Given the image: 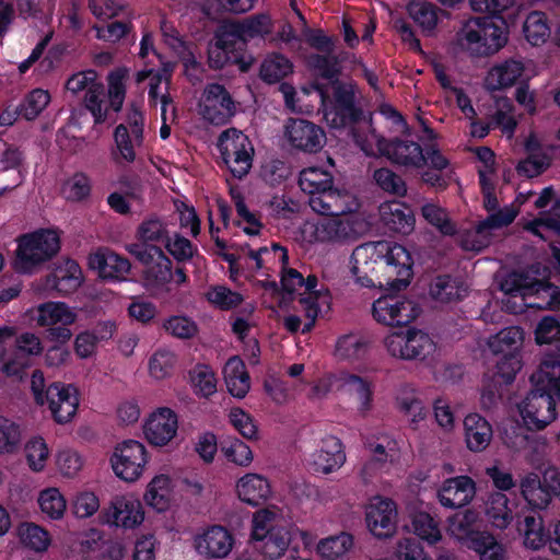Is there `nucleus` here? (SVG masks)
Here are the masks:
<instances>
[{"instance_id": "f257e3e1", "label": "nucleus", "mask_w": 560, "mask_h": 560, "mask_svg": "<svg viewBox=\"0 0 560 560\" xmlns=\"http://www.w3.org/2000/svg\"><path fill=\"white\" fill-rule=\"evenodd\" d=\"M350 270L355 282L365 288L405 289L412 277L409 252L392 241L369 242L354 248Z\"/></svg>"}, {"instance_id": "f03ea898", "label": "nucleus", "mask_w": 560, "mask_h": 560, "mask_svg": "<svg viewBox=\"0 0 560 560\" xmlns=\"http://www.w3.org/2000/svg\"><path fill=\"white\" fill-rule=\"evenodd\" d=\"M126 249L142 265L141 285L152 298H173L188 282L185 269L174 267L161 247L129 244Z\"/></svg>"}, {"instance_id": "7ed1b4c3", "label": "nucleus", "mask_w": 560, "mask_h": 560, "mask_svg": "<svg viewBox=\"0 0 560 560\" xmlns=\"http://www.w3.org/2000/svg\"><path fill=\"white\" fill-rule=\"evenodd\" d=\"M299 184L308 196L311 209L320 215L346 214L359 209L357 197L334 185L331 171L322 166H310L300 173Z\"/></svg>"}, {"instance_id": "20e7f679", "label": "nucleus", "mask_w": 560, "mask_h": 560, "mask_svg": "<svg viewBox=\"0 0 560 560\" xmlns=\"http://www.w3.org/2000/svg\"><path fill=\"white\" fill-rule=\"evenodd\" d=\"M61 233L57 229H38L16 240L13 268L19 273L33 275L58 255Z\"/></svg>"}, {"instance_id": "39448f33", "label": "nucleus", "mask_w": 560, "mask_h": 560, "mask_svg": "<svg viewBox=\"0 0 560 560\" xmlns=\"http://www.w3.org/2000/svg\"><path fill=\"white\" fill-rule=\"evenodd\" d=\"M508 30L489 18H472L458 30L454 40L456 50L474 57L498 52L508 43Z\"/></svg>"}, {"instance_id": "423d86ee", "label": "nucleus", "mask_w": 560, "mask_h": 560, "mask_svg": "<svg viewBox=\"0 0 560 560\" xmlns=\"http://www.w3.org/2000/svg\"><path fill=\"white\" fill-rule=\"evenodd\" d=\"M30 389L37 406H47L57 423L70 422L79 407V390L72 384L55 382L46 385L44 374L34 371L30 381Z\"/></svg>"}, {"instance_id": "0eeeda50", "label": "nucleus", "mask_w": 560, "mask_h": 560, "mask_svg": "<svg viewBox=\"0 0 560 560\" xmlns=\"http://www.w3.org/2000/svg\"><path fill=\"white\" fill-rule=\"evenodd\" d=\"M281 285L288 293H293L299 289H303L300 293L299 303L305 314V323L302 332L306 334L312 330L317 317L330 310L331 296L329 291L324 288H317V278L308 276L304 280L303 276L293 268H285L281 265Z\"/></svg>"}, {"instance_id": "6e6552de", "label": "nucleus", "mask_w": 560, "mask_h": 560, "mask_svg": "<svg viewBox=\"0 0 560 560\" xmlns=\"http://www.w3.org/2000/svg\"><path fill=\"white\" fill-rule=\"evenodd\" d=\"M355 211L332 215L305 226L311 242L343 244L355 240L365 229L363 219Z\"/></svg>"}, {"instance_id": "1a4fd4ad", "label": "nucleus", "mask_w": 560, "mask_h": 560, "mask_svg": "<svg viewBox=\"0 0 560 560\" xmlns=\"http://www.w3.org/2000/svg\"><path fill=\"white\" fill-rule=\"evenodd\" d=\"M144 119L139 106L128 107L125 122L114 130L113 159L118 164H130L137 159V150L143 142Z\"/></svg>"}, {"instance_id": "9d476101", "label": "nucleus", "mask_w": 560, "mask_h": 560, "mask_svg": "<svg viewBox=\"0 0 560 560\" xmlns=\"http://www.w3.org/2000/svg\"><path fill=\"white\" fill-rule=\"evenodd\" d=\"M387 353L402 360H425L436 352V345L424 331L407 329L392 332L384 338Z\"/></svg>"}, {"instance_id": "9b49d317", "label": "nucleus", "mask_w": 560, "mask_h": 560, "mask_svg": "<svg viewBox=\"0 0 560 560\" xmlns=\"http://www.w3.org/2000/svg\"><path fill=\"white\" fill-rule=\"evenodd\" d=\"M314 96L320 102L324 118L331 127H340L352 117L354 102L352 84L332 81L325 91L315 89Z\"/></svg>"}, {"instance_id": "f8f14e48", "label": "nucleus", "mask_w": 560, "mask_h": 560, "mask_svg": "<svg viewBox=\"0 0 560 560\" xmlns=\"http://www.w3.org/2000/svg\"><path fill=\"white\" fill-rule=\"evenodd\" d=\"M535 271L526 272H511L503 279V288L506 291H513L517 283H523L524 294H528L530 302L528 305L532 308L538 310H555L560 306V290L546 282L544 279H537L532 276ZM542 278L546 275H541Z\"/></svg>"}, {"instance_id": "ddd939ff", "label": "nucleus", "mask_w": 560, "mask_h": 560, "mask_svg": "<svg viewBox=\"0 0 560 560\" xmlns=\"http://www.w3.org/2000/svg\"><path fill=\"white\" fill-rule=\"evenodd\" d=\"M218 147L234 177L242 178L248 174L253 165L254 147L245 133L235 128L228 129L221 133Z\"/></svg>"}, {"instance_id": "4468645a", "label": "nucleus", "mask_w": 560, "mask_h": 560, "mask_svg": "<svg viewBox=\"0 0 560 560\" xmlns=\"http://www.w3.org/2000/svg\"><path fill=\"white\" fill-rule=\"evenodd\" d=\"M148 462L147 447L136 440L119 443L110 456V466L115 476L126 482L139 480L144 474Z\"/></svg>"}, {"instance_id": "2eb2a0df", "label": "nucleus", "mask_w": 560, "mask_h": 560, "mask_svg": "<svg viewBox=\"0 0 560 560\" xmlns=\"http://www.w3.org/2000/svg\"><path fill=\"white\" fill-rule=\"evenodd\" d=\"M368 530L377 539H388L398 529V508L396 502L387 497H372L364 509Z\"/></svg>"}, {"instance_id": "dca6fc26", "label": "nucleus", "mask_w": 560, "mask_h": 560, "mask_svg": "<svg viewBox=\"0 0 560 560\" xmlns=\"http://www.w3.org/2000/svg\"><path fill=\"white\" fill-rule=\"evenodd\" d=\"M34 319L40 327L49 328V338L67 343L72 337L68 326L78 319V313L65 302H46L35 310Z\"/></svg>"}, {"instance_id": "f3484780", "label": "nucleus", "mask_w": 560, "mask_h": 560, "mask_svg": "<svg viewBox=\"0 0 560 560\" xmlns=\"http://www.w3.org/2000/svg\"><path fill=\"white\" fill-rule=\"evenodd\" d=\"M144 518L141 501L130 493L114 497L101 513L103 524L127 530L139 527Z\"/></svg>"}, {"instance_id": "a211bd4d", "label": "nucleus", "mask_w": 560, "mask_h": 560, "mask_svg": "<svg viewBox=\"0 0 560 560\" xmlns=\"http://www.w3.org/2000/svg\"><path fill=\"white\" fill-rule=\"evenodd\" d=\"M540 389L530 392L520 404V413L528 428L542 429L550 424L557 418L556 401L552 398L553 392L546 389L538 384L532 376Z\"/></svg>"}, {"instance_id": "6ab92c4d", "label": "nucleus", "mask_w": 560, "mask_h": 560, "mask_svg": "<svg viewBox=\"0 0 560 560\" xmlns=\"http://www.w3.org/2000/svg\"><path fill=\"white\" fill-rule=\"evenodd\" d=\"M83 280V271L79 264L65 258L58 262L52 273L35 282L33 289L40 295L52 290L61 295H69L81 287Z\"/></svg>"}, {"instance_id": "aec40b11", "label": "nucleus", "mask_w": 560, "mask_h": 560, "mask_svg": "<svg viewBox=\"0 0 560 560\" xmlns=\"http://www.w3.org/2000/svg\"><path fill=\"white\" fill-rule=\"evenodd\" d=\"M517 215V209L513 206L490 214L481 221L474 230H469L460 235V245L465 250L480 252L487 247L492 238V232L509 225Z\"/></svg>"}, {"instance_id": "412c9836", "label": "nucleus", "mask_w": 560, "mask_h": 560, "mask_svg": "<svg viewBox=\"0 0 560 560\" xmlns=\"http://www.w3.org/2000/svg\"><path fill=\"white\" fill-rule=\"evenodd\" d=\"M142 432L151 446H168L177 436L178 417L171 408L160 407L145 418Z\"/></svg>"}, {"instance_id": "4be33fe9", "label": "nucleus", "mask_w": 560, "mask_h": 560, "mask_svg": "<svg viewBox=\"0 0 560 560\" xmlns=\"http://www.w3.org/2000/svg\"><path fill=\"white\" fill-rule=\"evenodd\" d=\"M372 314L377 323L394 326L406 325L418 315L415 304L404 295L386 294L374 301Z\"/></svg>"}, {"instance_id": "5701e85b", "label": "nucleus", "mask_w": 560, "mask_h": 560, "mask_svg": "<svg viewBox=\"0 0 560 560\" xmlns=\"http://www.w3.org/2000/svg\"><path fill=\"white\" fill-rule=\"evenodd\" d=\"M520 490L530 508L545 509L560 492V480L553 470L547 471L542 481L536 474H527L520 480Z\"/></svg>"}, {"instance_id": "b1692460", "label": "nucleus", "mask_w": 560, "mask_h": 560, "mask_svg": "<svg viewBox=\"0 0 560 560\" xmlns=\"http://www.w3.org/2000/svg\"><path fill=\"white\" fill-rule=\"evenodd\" d=\"M192 546L207 560L224 559L233 549L234 537L225 527L213 525L197 533Z\"/></svg>"}, {"instance_id": "393cba45", "label": "nucleus", "mask_w": 560, "mask_h": 560, "mask_svg": "<svg viewBox=\"0 0 560 560\" xmlns=\"http://www.w3.org/2000/svg\"><path fill=\"white\" fill-rule=\"evenodd\" d=\"M346 460L347 456L340 439L335 435H325L317 448L308 455L307 464L316 474L330 475L338 471Z\"/></svg>"}, {"instance_id": "a878e982", "label": "nucleus", "mask_w": 560, "mask_h": 560, "mask_svg": "<svg viewBox=\"0 0 560 560\" xmlns=\"http://www.w3.org/2000/svg\"><path fill=\"white\" fill-rule=\"evenodd\" d=\"M476 493L475 480L467 475H460L443 480L436 490V499L443 508L455 510L469 505Z\"/></svg>"}, {"instance_id": "bb28decb", "label": "nucleus", "mask_w": 560, "mask_h": 560, "mask_svg": "<svg viewBox=\"0 0 560 560\" xmlns=\"http://www.w3.org/2000/svg\"><path fill=\"white\" fill-rule=\"evenodd\" d=\"M285 137L292 147L308 153L320 151L326 142L324 130L305 119H289L285 125Z\"/></svg>"}, {"instance_id": "cd10ccee", "label": "nucleus", "mask_w": 560, "mask_h": 560, "mask_svg": "<svg viewBox=\"0 0 560 560\" xmlns=\"http://www.w3.org/2000/svg\"><path fill=\"white\" fill-rule=\"evenodd\" d=\"M200 114L211 124H225L234 115V103L229 92L219 84L208 85L200 104Z\"/></svg>"}, {"instance_id": "c85d7f7f", "label": "nucleus", "mask_w": 560, "mask_h": 560, "mask_svg": "<svg viewBox=\"0 0 560 560\" xmlns=\"http://www.w3.org/2000/svg\"><path fill=\"white\" fill-rule=\"evenodd\" d=\"M88 265L100 278L108 281H125L131 271V262L109 248H98L90 254Z\"/></svg>"}, {"instance_id": "c756f323", "label": "nucleus", "mask_w": 560, "mask_h": 560, "mask_svg": "<svg viewBox=\"0 0 560 560\" xmlns=\"http://www.w3.org/2000/svg\"><path fill=\"white\" fill-rule=\"evenodd\" d=\"M338 386L349 396L352 408L360 417H366L373 409V384L368 378L341 372Z\"/></svg>"}, {"instance_id": "7c9ffc66", "label": "nucleus", "mask_w": 560, "mask_h": 560, "mask_svg": "<svg viewBox=\"0 0 560 560\" xmlns=\"http://www.w3.org/2000/svg\"><path fill=\"white\" fill-rule=\"evenodd\" d=\"M529 79L526 63L521 59L511 58L494 65L488 71L485 84L488 90L499 91L527 82Z\"/></svg>"}, {"instance_id": "2f4dec72", "label": "nucleus", "mask_w": 560, "mask_h": 560, "mask_svg": "<svg viewBox=\"0 0 560 560\" xmlns=\"http://www.w3.org/2000/svg\"><path fill=\"white\" fill-rule=\"evenodd\" d=\"M517 505L503 492H489L483 501L482 511L492 528L505 530L517 516Z\"/></svg>"}, {"instance_id": "473e14b6", "label": "nucleus", "mask_w": 560, "mask_h": 560, "mask_svg": "<svg viewBox=\"0 0 560 560\" xmlns=\"http://www.w3.org/2000/svg\"><path fill=\"white\" fill-rule=\"evenodd\" d=\"M234 492L237 499L253 508L259 506L272 497L268 478L260 474L247 472L235 481Z\"/></svg>"}, {"instance_id": "72a5a7b5", "label": "nucleus", "mask_w": 560, "mask_h": 560, "mask_svg": "<svg viewBox=\"0 0 560 560\" xmlns=\"http://www.w3.org/2000/svg\"><path fill=\"white\" fill-rule=\"evenodd\" d=\"M20 151L0 139V196L23 182Z\"/></svg>"}, {"instance_id": "f704fd0d", "label": "nucleus", "mask_w": 560, "mask_h": 560, "mask_svg": "<svg viewBox=\"0 0 560 560\" xmlns=\"http://www.w3.org/2000/svg\"><path fill=\"white\" fill-rule=\"evenodd\" d=\"M174 481L166 474L154 476L145 487L144 503L158 513L168 511L174 502Z\"/></svg>"}, {"instance_id": "c9c22d12", "label": "nucleus", "mask_w": 560, "mask_h": 560, "mask_svg": "<svg viewBox=\"0 0 560 560\" xmlns=\"http://www.w3.org/2000/svg\"><path fill=\"white\" fill-rule=\"evenodd\" d=\"M478 520L479 515L472 509L455 513L446 518V533L451 538L469 548L483 532L476 529Z\"/></svg>"}, {"instance_id": "e433bc0d", "label": "nucleus", "mask_w": 560, "mask_h": 560, "mask_svg": "<svg viewBox=\"0 0 560 560\" xmlns=\"http://www.w3.org/2000/svg\"><path fill=\"white\" fill-rule=\"evenodd\" d=\"M242 46V40L235 34L228 32L218 34L215 42L210 44L208 49L210 67L220 69L230 62H237Z\"/></svg>"}, {"instance_id": "4c0bfd02", "label": "nucleus", "mask_w": 560, "mask_h": 560, "mask_svg": "<svg viewBox=\"0 0 560 560\" xmlns=\"http://www.w3.org/2000/svg\"><path fill=\"white\" fill-rule=\"evenodd\" d=\"M465 442L469 451H485L492 440L491 424L478 413H469L464 420Z\"/></svg>"}, {"instance_id": "58836bf2", "label": "nucleus", "mask_w": 560, "mask_h": 560, "mask_svg": "<svg viewBox=\"0 0 560 560\" xmlns=\"http://www.w3.org/2000/svg\"><path fill=\"white\" fill-rule=\"evenodd\" d=\"M382 222L392 231L408 234L413 230L415 218L411 209L402 202L389 201L380 207Z\"/></svg>"}, {"instance_id": "ea45409f", "label": "nucleus", "mask_w": 560, "mask_h": 560, "mask_svg": "<svg viewBox=\"0 0 560 560\" xmlns=\"http://www.w3.org/2000/svg\"><path fill=\"white\" fill-rule=\"evenodd\" d=\"M223 378L229 393L233 397L244 398L250 389V377L240 357H231L225 362Z\"/></svg>"}, {"instance_id": "a19ab883", "label": "nucleus", "mask_w": 560, "mask_h": 560, "mask_svg": "<svg viewBox=\"0 0 560 560\" xmlns=\"http://www.w3.org/2000/svg\"><path fill=\"white\" fill-rule=\"evenodd\" d=\"M398 410L408 419L412 429H418L427 418V408L419 393L410 387L404 386L396 397Z\"/></svg>"}, {"instance_id": "79ce46f5", "label": "nucleus", "mask_w": 560, "mask_h": 560, "mask_svg": "<svg viewBox=\"0 0 560 560\" xmlns=\"http://www.w3.org/2000/svg\"><path fill=\"white\" fill-rule=\"evenodd\" d=\"M353 548V535L348 532H339L322 538L316 545V552L324 560H345Z\"/></svg>"}, {"instance_id": "37998d69", "label": "nucleus", "mask_w": 560, "mask_h": 560, "mask_svg": "<svg viewBox=\"0 0 560 560\" xmlns=\"http://www.w3.org/2000/svg\"><path fill=\"white\" fill-rule=\"evenodd\" d=\"M385 156L392 162L407 167L419 168L425 162L422 148L412 141L397 140L388 143Z\"/></svg>"}, {"instance_id": "c03bdc74", "label": "nucleus", "mask_w": 560, "mask_h": 560, "mask_svg": "<svg viewBox=\"0 0 560 560\" xmlns=\"http://www.w3.org/2000/svg\"><path fill=\"white\" fill-rule=\"evenodd\" d=\"M524 339V330L521 327L511 326L490 336L487 346L493 354H522Z\"/></svg>"}, {"instance_id": "a18cd8bd", "label": "nucleus", "mask_w": 560, "mask_h": 560, "mask_svg": "<svg viewBox=\"0 0 560 560\" xmlns=\"http://www.w3.org/2000/svg\"><path fill=\"white\" fill-rule=\"evenodd\" d=\"M16 535L24 548L36 553L46 552L51 545L49 532L33 522L21 523L16 528Z\"/></svg>"}, {"instance_id": "49530a36", "label": "nucleus", "mask_w": 560, "mask_h": 560, "mask_svg": "<svg viewBox=\"0 0 560 560\" xmlns=\"http://www.w3.org/2000/svg\"><path fill=\"white\" fill-rule=\"evenodd\" d=\"M281 520L282 510L277 505H268L257 510L252 517V539L256 541L264 540L271 532L278 528H284L283 526H279Z\"/></svg>"}, {"instance_id": "de8ad7c7", "label": "nucleus", "mask_w": 560, "mask_h": 560, "mask_svg": "<svg viewBox=\"0 0 560 560\" xmlns=\"http://www.w3.org/2000/svg\"><path fill=\"white\" fill-rule=\"evenodd\" d=\"M370 345V338L361 332L345 334L336 341L335 355L340 360L357 361L368 353Z\"/></svg>"}, {"instance_id": "09e8293b", "label": "nucleus", "mask_w": 560, "mask_h": 560, "mask_svg": "<svg viewBox=\"0 0 560 560\" xmlns=\"http://www.w3.org/2000/svg\"><path fill=\"white\" fill-rule=\"evenodd\" d=\"M410 528L428 545H436L443 538L440 522L427 511H416L410 514Z\"/></svg>"}, {"instance_id": "8fccbe9b", "label": "nucleus", "mask_w": 560, "mask_h": 560, "mask_svg": "<svg viewBox=\"0 0 560 560\" xmlns=\"http://www.w3.org/2000/svg\"><path fill=\"white\" fill-rule=\"evenodd\" d=\"M37 505L40 513L50 521H60L67 512V499L58 487H47L38 492Z\"/></svg>"}, {"instance_id": "3c124183", "label": "nucleus", "mask_w": 560, "mask_h": 560, "mask_svg": "<svg viewBox=\"0 0 560 560\" xmlns=\"http://www.w3.org/2000/svg\"><path fill=\"white\" fill-rule=\"evenodd\" d=\"M243 255L248 257L253 262L252 267L256 270H260L267 267L271 261H278L280 265H287L288 254L287 250L278 244H272L271 247L261 246L254 248L249 244L242 246Z\"/></svg>"}, {"instance_id": "603ef678", "label": "nucleus", "mask_w": 560, "mask_h": 560, "mask_svg": "<svg viewBox=\"0 0 560 560\" xmlns=\"http://www.w3.org/2000/svg\"><path fill=\"white\" fill-rule=\"evenodd\" d=\"M15 335V330L9 326L0 327V372L7 376H20L26 369V363L20 354L7 352L5 346Z\"/></svg>"}, {"instance_id": "864d4df0", "label": "nucleus", "mask_w": 560, "mask_h": 560, "mask_svg": "<svg viewBox=\"0 0 560 560\" xmlns=\"http://www.w3.org/2000/svg\"><path fill=\"white\" fill-rule=\"evenodd\" d=\"M525 39L533 46L544 45L551 35L549 20L544 12H530L523 23Z\"/></svg>"}, {"instance_id": "5fc2aeb1", "label": "nucleus", "mask_w": 560, "mask_h": 560, "mask_svg": "<svg viewBox=\"0 0 560 560\" xmlns=\"http://www.w3.org/2000/svg\"><path fill=\"white\" fill-rule=\"evenodd\" d=\"M24 458L32 472H43L50 459V448L42 436L31 438L24 445Z\"/></svg>"}, {"instance_id": "6e6d98bb", "label": "nucleus", "mask_w": 560, "mask_h": 560, "mask_svg": "<svg viewBox=\"0 0 560 560\" xmlns=\"http://www.w3.org/2000/svg\"><path fill=\"white\" fill-rule=\"evenodd\" d=\"M167 236V224L154 215L145 218L136 230V238L139 245L155 246L156 243H165Z\"/></svg>"}, {"instance_id": "4d7b16f0", "label": "nucleus", "mask_w": 560, "mask_h": 560, "mask_svg": "<svg viewBox=\"0 0 560 560\" xmlns=\"http://www.w3.org/2000/svg\"><path fill=\"white\" fill-rule=\"evenodd\" d=\"M517 532L522 535L523 544L528 549L538 550L547 542L544 522L539 516H525L523 522L517 524Z\"/></svg>"}, {"instance_id": "13d9d810", "label": "nucleus", "mask_w": 560, "mask_h": 560, "mask_svg": "<svg viewBox=\"0 0 560 560\" xmlns=\"http://www.w3.org/2000/svg\"><path fill=\"white\" fill-rule=\"evenodd\" d=\"M354 140L357 144L366 155H384L388 142L375 132L371 124L365 121L354 131Z\"/></svg>"}, {"instance_id": "bf43d9fd", "label": "nucleus", "mask_w": 560, "mask_h": 560, "mask_svg": "<svg viewBox=\"0 0 560 560\" xmlns=\"http://www.w3.org/2000/svg\"><path fill=\"white\" fill-rule=\"evenodd\" d=\"M189 382L194 393L200 397L207 398L217 392L218 380L209 365L194 366L189 372Z\"/></svg>"}, {"instance_id": "052dcab7", "label": "nucleus", "mask_w": 560, "mask_h": 560, "mask_svg": "<svg viewBox=\"0 0 560 560\" xmlns=\"http://www.w3.org/2000/svg\"><path fill=\"white\" fill-rule=\"evenodd\" d=\"M177 364L176 354L166 348L158 349L149 359L148 370L152 378L162 381L170 377Z\"/></svg>"}, {"instance_id": "680f3d73", "label": "nucleus", "mask_w": 560, "mask_h": 560, "mask_svg": "<svg viewBox=\"0 0 560 560\" xmlns=\"http://www.w3.org/2000/svg\"><path fill=\"white\" fill-rule=\"evenodd\" d=\"M293 71L292 62L283 55L267 56L260 66V78L267 83H276Z\"/></svg>"}, {"instance_id": "e2e57ef3", "label": "nucleus", "mask_w": 560, "mask_h": 560, "mask_svg": "<svg viewBox=\"0 0 560 560\" xmlns=\"http://www.w3.org/2000/svg\"><path fill=\"white\" fill-rule=\"evenodd\" d=\"M538 145V140L534 136H530L526 141V149L529 152V156L518 163L517 172L520 174L534 177L541 174L549 166L550 159L548 155L535 153Z\"/></svg>"}, {"instance_id": "0e129e2a", "label": "nucleus", "mask_w": 560, "mask_h": 560, "mask_svg": "<svg viewBox=\"0 0 560 560\" xmlns=\"http://www.w3.org/2000/svg\"><path fill=\"white\" fill-rule=\"evenodd\" d=\"M425 221L434 226L441 234L452 236L456 233V224L450 218L447 211L441 206L428 202L421 209Z\"/></svg>"}, {"instance_id": "69168bd1", "label": "nucleus", "mask_w": 560, "mask_h": 560, "mask_svg": "<svg viewBox=\"0 0 560 560\" xmlns=\"http://www.w3.org/2000/svg\"><path fill=\"white\" fill-rule=\"evenodd\" d=\"M469 549L474 550L480 560H504L505 558L504 546L487 530L480 533L479 538L470 545Z\"/></svg>"}, {"instance_id": "338daca9", "label": "nucleus", "mask_w": 560, "mask_h": 560, "mask_svg": "<svg viewBox=\"0 0 560 560\" xmlns=\"http://www.w3.org/2000/svg\"><path fill=\"white\" fill-rule=\"evenodd\" d=\"M85 460L74 450H61L56 454L55 465L58 474L66 479L75 478L83 469Z\"/></svg>"}, {"instance_id": "774afa93", "label": "nucleus", "mask_w": 560, "mask_h": 560, "mask_svg": "<svg viewBox=\"0 0 560 560\" xmlns=\"http://www.w3.org/2000/svg\"><path fill=\"white\" fill-rule=\"evenodd\" d=\"M534 380L560 398V359H545L534 374Z\"/></svg>"}]
</instances>
